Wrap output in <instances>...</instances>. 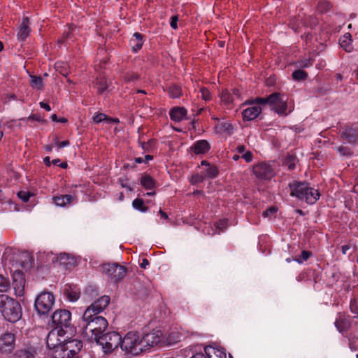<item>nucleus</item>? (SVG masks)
Listing matches in <instances>:
<instances>
[{
    "label": "nucleus",
    "instance_id": "f257e3e1",
    "mask_svg": "<svg viewBox=\"0 0 358 358\" xmlns=\"http://www.w3.org/2000/svg\"><path fill=\"white\" fill-rule=\"evenodd\" d=\"M108 296H103L92 303L84 312L82 317L83 334L90 341H95L108 327L107 320L98 315L109 304Z\"/></svg>",
    "mask_w": 358,
    "mask_h": 358
},
{
    "label": "nucleus",
    "instance_id": "f03ea898",
    "mask_svg": "<svg viewBox=\"0 0 358 358\" xmlns=\"http://www.w3.org/2000/svg\"><path fill=\"white\" fill-rule=\"evenodd\" d=\"M289 186L291 190V196L303 200L308 204L315 203L320 196L318 190L310 187L306 182H294L289 184Z\"/></svg>",
    "mask_w": 358,
    "mask_h": 358
},
{
    "label": "nucleus",
    "instance_id": "7ed1b4c3",
    "mask_svg": "<svg viewBox=\"0 0 358 358\" xmlns=\"http://www.w3.org/2000/svg\"><path fill=\"white\" fill-rule=\"evenodd\" d=\"M0 311L4 318L10 322H15L22 317L20 303L6 294L0 295Z\"/></svg>",
    "mask_w": 358,
    "mask_h": 358
},
{
    "label": "nucleus",
    "instance_id": "20e7f679",
    "mask_svg": "<svg viewBox=\"0 0 358 358\" xmlns=\"http://www.w3.org/2000/svg\"><path fill=\"white\" fill-rule=\"evenodd\" d=\"M248 103L250 104L268 103L278 114L285 115H287L286 113L287 109V101L285 99V96L278 92L273 93L266 98H256L255 99L248 100L245 104Z\"/></svg>",
    "mask_w": 358,
    "mask_h": 358
},
{
    "label": "nucleus",
    "instance_id": "39448f33",
    "mask_svg": "<svg viewBox=\"0 0 358 358\" xmlns=\"http://www.w3.org/2000/svg\"><path fill=\"white\" fill-rule=\"evenodd\" d=\"M95 341L101 346L105 354L111 353L120 345L121 336L115 331L108 332L101 334Z\"/></svg>",
    "mask_w": 358,
    "mask_h": 358
},
{
    "label": "nucleus",
    "instance_id": "423d86ee",
    "mask_svg": "<svg viewBox=\"0 0 358 358\" xmlns=\"http://www.w3.org/2000/svg\"><path fill=\"white\" fill-rule=\"evenodd\" d=\"M60 349L53 355L54 358H73L83 348V343L78 339L66 341Z\"/></svg>",
    "mask_w": 358,
    "mask_h": 358
},
{
    "label": "nucleus",
    "instance_id": "0eeeda50",
    "mask_svg": "<svg viewBox=\"0 0 358 358\" xmlns=\"http://www.w3.org/2000/svg\"><path fill=\"white\" fill-rule=\"evenodd\" d=\"M120 347L127 352L138 354L143 351L141 338L137 332L129 331L121 338Z\"/></svg>",
    "mask_w": 358,
    "mask_h": 358
},
{
    "label": "nucleus",
    "instance_id": "6e6552de",
    "mask_svg": "<svg viewBox=\"0 0 358 358\" xmlns=\"http://www.w3.org/2000/svg\"><path fill=\"white\" fill-rule=\"evenodd\" d=\"M55 301V296L52 293L43 292L36 298L34 307L38 314L46 315L52 309Z\"/></svg>",
    "mask_w": 358,
    "mask_h": 358
},
{
    "label": "nucleus",
    "instance_id": "1a4fd4ad",
    "mask_svg": "<svg viewBox=\"0 0 358 358\" xmlns=\"http://www.w3.org/2000/svg\"><path fill=\"white\" fill-rule=\"evenodd\" d=\"M101 271L108 280L114 282L121 280L126 274V268L118 264H103L101 267Z\"/></svg>",
    "mask_w": 358,
    "mask_h": 358
},
{
    "label": "nucleus",
    "instance_id": "9d476101",
    "mask_svg": "<svg viewBox=\"0 0 358 358\" xmlns=\"http://www.w3.org/2000/svg\"><path fill=\"white\" fill-rule=\"evenodd\" d=\"M65 334L64 329H52L49 332L47 336V346L49 349L52 350V355L53 356L54 353L59 350L65 342V338H64Z\"/></svg>",
    "mask_w": 358,
    "mask_h": 358
},
{
    "label": "nucleus",
    "instance_id": "9b49d317",
    "mask_svg": "<svg viewBox=\"0 0 358 358\" xmlns=\"http://www.w3.org/2000/svg\"><path fill=\"white\" fill-rule=\"evenodd\" d=\"M71 313L66 309H59L52 315V321L57 329H64L71 325Z\"/></svg>",
    "mask_w": 358,
    "mask_h": 358
},
{
    "label": "nucleus",
    "instance_id": "f8f14e48",
    "mask_svg": "<svg viewBox=\"0 0 358 358\" xmlns=\"http://www.w3.org/2000/svg\"><path fill=\"white\" fill-rule=\"evenodd\" d=\"M15 348V336L13 333L6 332L0 336V354L9 356Z\"/></svg>",
    "mask_w": 358,
    "mask_h": 358
},
{
    "label": "nucleus",
    "instance_id": "ddd939ff",
    "mask_svg": "<svg viewBox=\"0 0 358 358\" xmlns=\"http://www.w3.org/2000/svg\"><path fill=\"white\" fill-rule=\"evenodd\" d=\"M253 173L259 180H271L275 171L270 164L262 162L254 166Z\"/></svg>",
    "mask_w": 358,
    "mask_h": 358
},
{
    "label": "nucleus",
    "instance_id": "4468645a",
    "mask_svg": "<svg viewBox=\"0 0 358 358\" xmlns=\"http://www.w3.org/2000/svg\"><path fill=\"white\" fill-rule=\"evenodd\" d=\"M162 332L160 330H153L152 332L145 334L143 336L141 337L143 351L159 343L162 341Z\"/></svg>",
    "mask_w": 358,
    "mask_h": 358
},
{
    "label": "nucleus",
    "instance_id": "2eb2a0df",
    "mask_svg": "<svg viewBox=\"0 0 358 358\" xmlns=\"http://www.w3.org/2000/svg\"><path fill=\"white\" fill-rule=\"evenodd\" d=\"M341 138L350 145H358V127L351 126L344 128Z\"/></svg>",
    "mask_w": 358,
    "mask_h": 358
},
{
    "label": "nucleus",
    "instance_id": "dca6fc26",
    "mask_svg": "<svg viewBox=\"0 0 358 358\" xmlns=\"http://www.w3.org/2000/svg\"><path fill=\"white\" fill-rule=\"evenodd\" d=\"M246 101H245L243 105H250V103L245 104ZM260 104L253 103L251 104V106L245 108L242 112L243 119L246 121H251L256 119L262 113V108L259 106Z\"/></svg>",
    "mask_w": 358,
    "mask_h": 358
},
{
    "label": "nucleus",
    "instance_id": "f3484780",
    "mask_svg": "<svg viewBox=\"0 0 358 358\" xmlns=\"http://www.w3.org/2000/svg\"><path fill=\"white\" fill-rule=\"evenodd\" d=\"M52 262H58L59 265L63 266L66 269L70 268L76 263L75 257L67 253H60L59 255L54 257Z\"/></svg>",
    "mask_w": 358,
    "mask_h": 358
},
{
    "label": "nucleus",
    "instance_id": "a211bd4d",
    "mask_svg": "<svg viewBox=\"0 0 358 358\" xmlns=\"http://www.w3.org/2000/svg\"><path fill=\"white\" fill-rule=\"evenodd\" d=\"M31 29L29 28V20L27 17L22 19L17 32V38L19 41H24L29 36Z\"/></svg>",
    "mask_w": 358,
    "mask_h": 358
},
{
    "label": "nucleus",
    "instance_id": "6ab92c4d",
    "mask_svg": "<svg viewBox=\"0 0 358 358\" xmlns=\"http://www.w3.org/2000/svg\"><path fill=\"white\" fill-rule=\"evenodd\" d=\"M187 115V110L183 107H176L170 110L169 115L175 122L182 121Z\"/></svg>",
    "mask_w": 358,
    "mask_h": 358
},
{
    "label": "nucleus",
    "instance_id": "aec40b11",
    "mask_svg": "<svg viewBox=\"0 0 358 358\" xmlns=\"http://www.w3.org/2000/svg\"><path fill=\"white\" fill-rule=\"evenodd\" d=\"M52 199L56 206L65 207L73 203L75 197L72 195L65 194L54 196Z\"/></svg>",
    "mask_w": 358,
    "mask_h": 358
},
{
    "label": "nucleus",
    "instance_id": "412c9836",
    "mask_svg": "<svg viewBox=\"0 0 358 358\" xmlns=\"http://www.w3.org/2000/svg\"><path fill=\"white\" fill-rule=\"evenodd\" d=\"M335 326L341 333H343L349 329L350 322L348 319L340 314L335 321Z\"/></svg>",
    "mask_w": 358,
    "mask_h": 358
},
{
    "label": "nucleus",
    "instance_id": "4be33fe9",
    "mask_svg": "<svg viewBox=\"0 0 358 358\" xmlns=\"http://www.w3.org/2000/svg\"><path fill=\"white\" fill-rule=\"evenodd\" d=\"M210 146L208 142L206 140H200L194 143V144L192 146V149L194 150V152L199 155V154H203L207 152Z\"/></svg>",
    "mask_w": 358,
    "mask_h": 358
},
{
    "label": "nucleus",
    "instance_id": "5701e85b",
    "mask_svg": "<svg viewBox=\"0 0 358 358\" xmlns=\"http://www.w3.org/2000/svg\"><path fill=\"white\" fill-rule=\"evenodd\" d=\"M94 87L96 88L99 94H103L107 92L109 84L107 79L104 76H99L96 79L94 83Z\"/></svg>",
    "mask_w": 358,
    "mask_h": 358
},
{
    "label": "nucleus",
    "instance_id": "b1692460",
    "mask_svg": "<svg viewBox=\"0 0 358 358\" xmlns=\"http://www.w3.org/2000/svg\"><path fill=\"white\" fill-rule=\"evenodd\" d=\"M36 351L31 348L20 349L15 351L13 358H35Z\"/></svg>",
    "mask_w": 358,
    "mask_h": 358
},
{
    "label": "nucleus",
    "instance_id": "393cba45",
    "mask_svg": "<svg viewBox=\"0 0 358 358\" xmlns=\"http://www.w3.org/2000/svg\"><path fill=\"white\" fill-rule=\"evenodd\" d=\"M143 44V35L136 32L133 35V38L130 40V45L132 47V50L134 52H136L141 49Z\"/></svg>",
    "mask_w": 358,
    "mask_h": 358
},
{
    "label": "nucleus",
    "instance_id": "a878e982",
    "mask_svg": "<svg viewBox=\"0 0 358 358\" xmlns=\"http://www.w3.org/2000/svg\"><path fill=\"white\" fill-rule=\"evenodd\" d=\"M207 356L208 358H227V355L224 350L211 345L207 346Z\"/></svg>",
    "mask_w": 358,
    "mask_h": 358
},
{
    "label": "nucleus",
    "instance_id": "bb28decb",
    "mask_svg": "<svg viewBox=\"0 0 358 358\" xmlns=\"http://www.w3.org/2000/svg\"><path fill=\"white\" fill-rule=\"evenodd\" d=\"M141 184L146 189H152L155 188V181L150 176L145 174L141 177Z\"/></svg>",
    "mask_w": 358,
    "mask_h": 358
},
{
    "label": "nucleus",
    "instance_id": "cd10ccee",
    "mask_svg": "<svg viewBox=\"0 0 358 358\" xmlns=\"http://www.w3.org/2000/svg\"><path fill=\"white\" fill-rule=\"evenodd\" d=\"M205 178H215L218 174V170L216 166L213 165H209L206 166L203 171H201Z\"/></svg>",
    "mask_w": 358,
    "mask_h": 358
},
{
    "label": "nucleus",
    "instance_id": "c85d7f7f",
    "mask_svg": "<svg viewBox=\"0 0 358 358\" xmlns=\"http://www.w3.org/2000/svg\"><path fill=\"white\" fill-rule=\"evenodd\" d=\"M65 294L71 301H76L80 298V291L75 288L69 287L65 289Z\"/></svg>",
    "mask_w": 358,
    "mask_h": 358
},
{
    "label": "nucleus",
    "instance_id": "c756f323",
    "mask_svg": "<svg viewBox=\"0 0 358 358\" xmlns=\"http://www.w3.org/2000/svg\"><path fill=\"white\" fill-rule=\"evenodd\" d=\"M296 162L297 159L296 157L288 155L285 158L282 165L291 171L295 169Z\"/></svg>",
    "mask_w": 358,
    "mask_h": 358
},
{
    "label": "nucleus",
    "instance_id": "7c9ffc66",
    "mask_svg": "<svg viewBox=\"0 0 358 358\" xmlns=\"http://www.w3.org/2000/svg\"><path fill=\"white\" fill-rule=\"evenodd\" d=\"M168 93L170 97L176 99L181 96L182 90L180 87L176 85H172L169 87Z\"/></svg>",
    "mask_w": 358,
    "mask_h": 358
},
{
    "label": "nucleus",
    "instance_id": "2f4dec72",
    "mask_svg": "<svg viewBox=\"0 0 358 358\" xmlns=\"http://www.w3.org/2000/svg\"><path fill=\"white\" fill-rule=\"evenodd\" d=\"M132 206L134 209L145 213L148 211V208L145 206L144 201L141 199H135L132 202Z\"/></svg>",
    "mask_w": 358,
    "mask_h": 358
},
{
    "label": "nucleus",
    "instance_id": "473e14b6",
    "mask_svg": "<svg viewBox=\"0 0 358 358\" xmlns=\"http://www.w3.org/2000/svg\"><path fill=\"white\" fill-rule=\"evenodd\" d=\"M220 97L221 101L225 104H229L234 101L232 94L227 90H223L220 94Z\"/></svg>",
    "mask_w": 358,
    "mask_h": 358
},
{
    "label": "nucleus",
    "instance_id": "72a5a7b5",
    "mask_svg": "<svg viewBox=\"0 0 358 358\" xmlns=\"http://www.w3.org/2000/svg\"><path fill=\"white\" fill-rule=\"evenodd\" d=\"M338 153L343 157H350L353 155V152L348 146L341 145L336 148Z\"/></svg>",
    "mask_w": 358,
    "mask_h": 358
},
{
    "label": "nucleus",
    "instance_id": "f704fd0d",
    "mask_svg": "<svg viewBox=\"0 0 358 358\" xmlns=\"http://www.w3.org/2000/svg\"><path fill=\"white\" fill-rule=\"evenodd\" d=\"M13 286L15 287L24 286V279L21 272H17L13 275Z\"/></svg>",
    "mask_w": 358,
    "mask_h": 358
},
{
    "label": "nucleus",
    "instance_id": "c9c22d12",
    "mask_svg": "<svg viewBox=\"0 0 358 358\" xmlns=\"http://www.w3.org/2000/svg\"><path fill=\"white\" fill-rule=\"evenodd\" d=\"M350 37H351V36L350 34L344 35L339 40L341 47H343L347 51H350V45H351Z\"/></svg>",
    "mask_w": 358,
    "mask_h": 358
},
{
    "label": "nucleus",
    "instance_id": "e433bc0d",
    "mask_svg": "<svg viewBox=\"0 0 358 358\" xmlns=\"http://www.w3.org/2000/svg\"><path fill=\"white\" fill-rule=\"evenodd\" d=\"M31 85L32 87L41 90L43 87V82L41 77L31 76Z\"/></svg>",
    "mask_w": 358,
    "mask_h": 358
},
{
    "label": "nucleus",
    "instance_id": "4c0bfd02",
    "mask_svg": "<svg viewBox=\"0 0 358 358\" xmlns=\"http://www.w3.org/2000/svg\"><path fill=\"white\" fill-rule=\"evenodd\" d=\"M307 73L301 69L296 70L292 73V78L294 80H304L307 78Z\"/></svg>",
    "mask_w": 358,
    "mask_h": 358
},
{
    "label": "nucleus",
    "instance_id": "58836bf2",
    "mask_svg": "<svg viewBox=\"0 0 358 358\" xmlns=\"http://www.w3.org/2000/svg\"><path fill=\"white\" fill-rule=\"evenodd\" d=\"M311 252L303 250L301 252V257L299 258L295 259L294 260L299 264H302L303 262L306 261L311 256Z\"/></svg>",
    "mask_w": 358,
    "mask_h": 358
},
{
    "label": "nucleus",
    "instance_id": "ea45409f",
    "mask_svg": "<svg viewBox=\"0 0 358 358\" xmlns=\"http://www.w3.org/2000/svg\"><path fill=\"white\" fill-rule=\"evenodd\" d=\"M9 287V282L0 275V292H6Z\"/></svg>",
    "mask_w": 358,
    "mask_h": 358
},
{
    "label": "nucleus",
    "instance_id": "a19ab883",
    "mask_svg": "<svg viewBox=\"0 0 358 358\" xmlns=\"http://www.w3.org/2000/svg\"><path fill=\"white\" fill-rule=\"evenodd\" d=\"M221 129L228 133V134H231L234 131L233 125L229 122H222L220 124Z\"/></svg>",
    "mask_w": 358,
    "mask_h": 358
},
{
    "label": "nucleus",
    "instance_id": "79ce46f5",
    "mask_svg": "<svg viewBox=\"0 0 358 358\" xmlns=\"http://www.w3.org/2000/svg\"><path fill=\"white\" fill-rule=\"evenodd\" d=\"M200 92L201 93V97L203 100L205 101H209L211 99V94L210 92V91L206 88V87H202L201 90H200Z\"/></svg>",
    "mask_w": 358,
    "mask_h": 358
},
{
    "label": "nucleus",
    "instance_id": "37998d69",
    "mask_svg": "<svg viewBox=\"0 0 358 358\" xmlns=\"http://www.w3.org/2000/svg\"><path fill=\"white\" fill-rule=\"evenodd\" d=\"M180 336H179L178 334H175L173 332L169 335L168 338L169 344L171 345L172 343H177L180 341Z\"/></svg>",
    "mask_w": 358,
    "mask_h": 358
},
{
    "label": "nucleus",
    "instance_id": "c03bdc74",
    "mask_svg": "<svg viewBox=\"0 0 358 358\" xmlns=\"http://www.w3.org/2000/svg\"><path fill=\"white\" fill-rule=\"evenodd\" d=\"M204 179H205V176H203L202 173H201L200 174H196L195 176H193L192 177L191 182L192 184H196V183L203 182Z\"/></svg>",
    "mask_w": 358,
    "mask_h": 358
},
{
    "label": "nucleus",
    "instance_id": "a18cd8bd",
    "mask_svg": "<svg viewBox=\"0 0 358 358\" xmlns=\"http://www.w3.org/2000/svg\"><path fill=\"white\" fill-rule=\"evenodd\" d=\"M277 212V208L275 207H271L263 212V216L264 217H271L274 215Z\"/></svg>",
    "mask_w": 358,
    "mask_h": 358
},
{
    "label": "nucleus",
    "instance_id": "49530a36",
    "mask_svg": "<svg viewBox=\"0 0 358 358\" xmlns=\"http://www.w3.org/2000/svg\"><path fill=\"white\" fill-rule=\"evenodd\" d=\"M55 144L58 149L69 145L70 143L68 140L59 141L57 138L54 139Z\"/></svg>",
    "mask_w": 358,
    "mask_h": 358
},
{
    "label": "nucleus",
    "instance_id": "de8ad7c7",
    "mask_svg": "<svg viewBox=\"0 0 358 358\" xmlns=\"http://www.w3.org/2000/svg\"><path fill=\"white\" fill-rule=\"evenodd\" d=\"M107 116L104 113H98L93 117V120L96 123H100L103 120L106 121Z\"/></svg>",
    "mask_w": 358,
    "mask_h": 358
},
{
    "label": "nucleus",
    "instance_id": "09e8293b",
    "mask_svg": "<svg viewBox=\"0 0 358 358\" xmlns=\"http://www.w3.org/2000/svg\"><path fill=\"white\" fill-rule=\"evenodd\" d=\"M20 199H21L23 201L27 202L29 201L31 194L28 192L20 191L17 194Z\"/></svg>",
    "mask_w": 358,
    "mask_h": 358
},
{
    "label": "nucleus",
    "instance_id": "8fccbe9b",
    "mask_svg": "<svg viewBox=\"0 0 358 358\" xmlns=\"http://www.w3.org/2000/svg\"><path fill=\"white\" fill-rule=\"evenodd\" d=\"M190 358H208L207 356V346L203 348V352H199L194 354Z\"/></svg>",
    "mask_w": 358,
    "mask_h": 358
},
{
    "label": "nucleus",
    "instance_id": "3c124183",
    "mask_svg": "<svg viewBox=\"0 0 358 358\" xmlns=\"http://www.w3.org/2000/svg\"><path fill=\"white\" fill-rule=\"evenodd\" d=\"M241 157L244 159L246 162H250L252 161L253 155L250 151H246L242 155Z\"/></svg>",
    "mask_w": 358,
    "mask_h": 358
},
{
    "label": "nucleus",
    "instance_id": "603ef678",
    "mask_svg": "<svg viewBox=\"0 0 358 358\" xmlns=\"http://www.w3.org/2000/svg\"><path fill=\"white\" fill-rule=\"evenodd\" d=\"M330 7H331V5L327 1L321 2L320 3V5H319V8H320V11H322V12H324V11L329 10Z\"/></svg>",
    "mask_w": 358,
    "mask_h": 358
},
{
    "label": "nucleus",
    "instance_id": "864d4df0",
    "mask_svg": "<svg viewBox=\"0 0 358 358\" xmlns=\"http://www.w3.org/2000/svg\"><path fill=\"white\" fill-rule=\"evenodd\" d=\"M14 291L17 296H22L24 294V286L15 287Z\"/></svg>",
    "mask_w": 358,
    "mask_h": 358
},
{
    "label": "nucleus",
    "instance_id": "5fc2aeb1",
    "mask_svg": "<svg viewBox=\"0 0 358 358\" xmlns=\"http://www.w3.org/2000/svg\"><path fill=\"white\" fill-rule=\"evenodd\" d=\"M178 17L177 15H173L171 17L170 25L173 29H176L178 28Z\"/></svg>",
    "mask_w": 358,
    "mask_h": 358
},
{
    "label": "nucleus",
    "instance_id": "6e6d98bb",
    "mask_svg": "<svg viewBox=\"0 0 358 358\" xmlns=\"http://www.w3.org/2000/svg\"><path fill=\"white\" fill-rule=\"evenodd\" d=\"M28 120L41 122V117L38 114H32V115L29 116Z\"/></svg>",
    "mask_w": 358,
    "mask_h": 358
},
{
    "label": "nucleus",
    "instance_id": "4d7b16f0",
    "mask_svg": "<svg viewBox=\"0 0 358 358\" xmlns=\"http://www.w3.org/2000/svg\"><path fill=\"white\" fill-rule=\"evenodd\" d=\"M312 65V63L309 60H303L299 62V66L301 67H308Z\"/></svg>",
    "mask_w": 358,
    "mask_h": 358
},
{
    "label": "nucleus",
    "instance_id": "13d9d810",
    "mask_svg": "<svg viewBox=\"0 0 358 358\" xmlns=\"http://www.w3.org/2000/svg\"><path fill=\"white\" fill-rule=\"evenodd\" d=\"M215 226L217 229H224L226 227V222L225 221H220L215 224Z\"/></svg>",
    "mask_w": 358,
    "mask_h": 358
},
{
    "label": "nucleus",
    "instance_id": "bf43d9fd",
    "mask_svg": "<svg viewBox=\"0 0 358 358\" xmlns=\"http://www.w3.org/2000/svg\"><path fill=\"white\" fill-rule=\"evenodd\" d=\"M39 104L42 108L45 109L47 111H50L51 110V108L49 106V104H48L43 101L40 102Z\"/></svg>",
    "mask_w": 358,
    "mask_h": 358
},
{
    "label": "nucleus",
    "instance_id": "052dcab7",
    "mask_svg": "<svg viewBox=\"0 0 358 358\" xmlns=\"http://www.w3.org/2000/svg\"><path fill=\"white\" fill-rule=\"evenodd\" d=\"M236 150L238 153L242 154V155L246 152L245 151L246 148L245 145H238L237 147Z\"/></svg>",
    "mask_w": 358,
    "mask_h": 358
},
{
    "label": "nucleus",
    "instance_id": "680f3d73",
    "mask_svg": "<svg viewBox=\"0 0 358 358\" xmlns=\"http://www.w3.org/2000/svg\"><path fill=\"white\" fill-rule=\"evenodd\" d=\"M148 265H149L148 260L145 258L143 259L142 262L140 264L141 267L143 268H146Z\"/></svg>",
    "mask_w": 358,
    "mask_h": 358
},
{
    "label": "nucleus",
    "instance_id": "e2e57ef3",
    "mask_svg": "<svg viewBox=\"0 0 358 358\" xmlns=\"http://www.w3.org/2000/svg\"><path fill=\"white\" fill-rule=\"evenodd\" d=\"M350 309H351L352 313H358V312L357 310V306L355 305V301H351V303H350Z\"/></svg>",
    "mask_w": 358,
    "mask_h": 358
},
{
    "label": "nucleus",
    "instance_id": "0e129e2a",
    "mask_svg": "<svg viewBox=\"0 0 358 358\" xmlns=\"http://www.w3.org/2000/svg\"><path fill=\"white\" fill-rule=\"evenodd\" d=\"M350 246L348 245H344L341 247V250L343 255H345L348 250H350Z\"/></svg>",
    "mask_w": 358,
    "mask_h": 358
},
{
    "label": "nucleus",
    "instance_id": "69168bd1",
    "mask_svg": "<svg viewBox=\"0 0 358 358\" xmlns=\"http://www.w3.org/2000/svg\"><path fill=\"white\" fill-rule=\"evenodd\" d=\"M159 213L160 214L161 217L162 219L167 220L169 218L168 215L165 212L162 211V210H159Z\"/></svg>",
    "mask_w": 358,
    "mask_h": 358
},
{
    "label": "nucleus",
    "instance_id": "338daca9",
    "mask_svg": "<svg viewBox=\"0 0 358 358\" xmlns=\"http://www.w3.org/2000/svg\"><path fill=\"white\" fill-rule=\"evenodd\" d=\"M234 96H237V97H239L240 96V94H239V90H237V89H233L232 90V93H231Z\"/></svg>",
    "mask_w": 358,
    "mask_h": 358
},
{
    "label": "nucleus",
    "instance_id": "774afa93",
    "mask_svg": "<svg viewBox=\"0 0 358 358\" xmlns=\"http://www.w3.org/2000/svg\"><path fill=\"white\" fill-rule=\"evenodd\" d=\"M152 141H149L148 143H142V148L143 150H147L148 149V147L150 145H152Z\"/></svg>",
    "mask_w": 358,
    "mask_h": 358
}]
</instances>
